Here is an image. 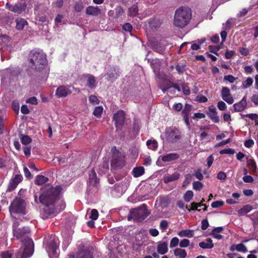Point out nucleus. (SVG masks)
I'll return each instance as SVG.
<instances>
[{"label":"nucleus","instance_id":"nucleus-1","mask_svg":"<svg viewBox=\"0 0 258 258\" xmlns=\"http://www.w3.org/2000/svg\"><path fill=\"white\" fill-rule=\"evenodd\" d=\"M61 187L58 186L50 188L39 196L40 202L45 206L41 213L43 219L54 216L65 208L66 204L61 198Z\"/></svg>","mask_w":258,"mask_h":258},{"label":"nucleus","instance_id":"nucleus-2","mask_svg":"<svg viewBox=\"0 0 258 258\" xmlns=\"http://www.w3.org/2000/svg\"><path fill=\"white\" fill-rule=\"evenodd\" d=\"M30 56L31 67L38 72L46 74L48 69L46 55L42 51L33 50L31 51Z\"/></svg>","mask_w":258,"mask_h":258},{"label":"nucleus","instance_id":"nucleus-3","mask_svg":"<svg viewBox=\"0 0 258 258\" xmlns=\"http://www.w3.org/2000/svg\"><path fill=\"white\" fill-rule=\"evenodd\" d=\"M191 11L188 8L181 7L175 12L173 25L179 28L185 27L190 22Z\"/></svg>","mask_w":258,"mask_h":258},{"label":"nucleus","instance_id":"nucleus-4","mask_svg":"<svg viewBox=\"0 0 258 258\" xmlns=\"http://www.w3.org/2000/svg\"><path fill=\"white\" fill-rule=\"evenodd\" d=\"M162 23L159 18L154 17L144 22V29L148 35H152L160 28Z\"/></svg>","mask_w":258,"mask_h":258},{"label":"nucleus","instance_id":"nucleus-5","mask_svg":"<svg viewBox=\"0 0 258 258\" xmlns=\"http://www.w3.org/2000/svg\"><path fill=\"white\" fill-rule=\"evenodd\" d=\"M46 249L51 257L56 258L57 256L58 240L55 236H51L47 241Z\"/></svg>","mask_w":258,"mask_h":258},{"label":"nucleus","instance_id":"nucleus-6","mask_svg":"<svg viewBox=\"0 0 258 258\" xmlns=\"http://www.w3.org/2000/svg\"><path fill=\"white\" fill-rule=\"evenodd\" d=\"M131 215L128 217V220H130L132 218H134L137 220H143L149 215V213L147 210L146 206L143 205L138 208L132 210L131 211Z\"/></svg>","mask_w":258,"mask_h":258},{"label":"nucleus","instance_id":"nucleus-7","mask_svg":"<svg viewBox=\"0 0 258 258\" xmlns=\"http://www.w3.org/2000/svg\"><path fill=\"white\" fill-rule=\"evenodd\" d=\"M25 208V201L20 198H16L12 202L9 207V211L11 214L13 213L24 214Z\"/></svg>","mask_w":258,"mask_h":258},{"label":"nucleus","instance_id":"nucleus-8","mask_svg":"<svg viewBox=\"0 0 258 258\" xmlns=\"http://www.w3.org/2000/svg\"><path fill=\"white\" fill-rule=\"evenodd\" d=\"M165 136L166 141L169 143H175L180 138V132L174 127L167 128L165 132Z\"/></svg>","mask_w":258,"mask_h":258},{"label":"nucleus","instance_id":"nucleus-9","mask_svg":"<svg viewBox=\"0 0 258 258\" xmlns=\"http://www.w3.org/2000/svg\"><path fill=\"white\" fill-rule=\"evenodd\" d=\"M79 90L70 86H60L55 91V95L58 98L66 97L73 91L79 92Z\"/></svg>","mask_w":258,"mask_h":258},{"label":"nucleus","instance_id":"nucleus-10","mask_svg":"<svg viewBox=\"0 0 258 258\" xmlns=\"http://www.w3.org/2000/svg\"><path fill=\"white\" fill-rule=\"evenodd\" d=\"M24 244L25 247L21 258H28L32 256L33 253L34 243L32 239L26 237L25 239Z\"/></svg>","mask_w":258,"mask_h":258},{"label":"nucleus","instance_id":"nucleus-11","mask_svg":"<svg viewBox=\"0 0 258 258\" xmlns=\"http://www.w3.org/2000/svg\"><path fill=\"white\" fill-rule=\"evenodd\" d=\"M124 159L121 154L117 152L112 156L111 166L113 168H121L124 165Z\"/></svg>","mask_w":258,"mask_h":258},{"label":"nucleus","instance_id":"nucleus-12","mask_svg":"<svg viewBox=\"0 0 258 258\" xmlns=\"http://www.w3.org/2000/svg\"><path fill=\"white\" fill-rule=\"evenodd\" d=\"M124 118L125 113L122 110H119L114 114L113 120L115 121L117 130L121 128L124 123Z\"/></svg>","mask_w":258,"mask_h":258},{"label":"nucleus","instance_id":"nucleus-13","mask_svg":"<svg viewBox=\"0 0 258 258\" xmlns=\"http://www.w3.org/2000/svg\"><path fill=\"white\" fill-rule=\"evenodd\" d=\"M22 178L23 177L21 175H15V176L11 179L7 191H12L14 190L18 184L22 181Z\"/></svg>","mask_w":258,"mask_h":258},{"label":"nucleus","instance_id":"nucleus-14","mask_svg":"<svg viewBox=\"0 0 258 258\" xmlns=\"http://www.w3.org/2000/svg\"><path fill=\"white\" fill-rule=\"evenodd\" d=\"M221 97L223 100L229 104H232L234 100L230 94V90L227 87H223L221 90Z\"/></svg>","mask_w":258,"mask_h":258},{"label":"nucleus","instance_id":"nucleus-15","mask_svg":"<svg viewBox=\"0 0 258 258\" xmlns=\"http://www.w3.org/2000/svg\"><path fill=\"white\" fill-rule=\"evenodd\" d=\"M69 258H93L92 253L88 249H83L77 252L76 254H70Z\"/></svg>","mask_w":258,"mask_h":258},{"label":"nucleus","instance_id":"nucleus-16","mask_svg":"<svg viewBox=\"0 0 258 258\" xmlns=\"http://www.w3.org/2000/svg\"><path fill=\"white\" fill-rule=\"evenodd\" d=\"M207 114L213 122L215 123L219 122V118L217 115L216 108L214 105L209 107V112H208Z\"/></svg>","mask_w":258,"mask_h":258},{"label":"nucleus","instance_id":"nucleus-17","mask_svg":"<svg viewBox=\"0 0 258 258\" xmlns=\"http://www.w3.org/2000/svg\"><path fill=\"white\" fill-rule=\"evenodd\" d=\"M6 7L11 11L14 12L15 13H20L25 10L26 6L24 4L19 5H16L13 6L9 4V3H7Z\"/></svg>","mask_w":258,"mask_h":258},{"label":"nucleus","instance_id":"nucleus-18","mask_svg":"<svg viewBox=\"0 0 258 258\" xmlns=\"http://www.w3.org/2000/svg\"><path fill=\"white\" fill-rule=\"evenodd\" d=\"M168 250V242L167 241H159L157 246V251L160 254H164Z\"/></svg>","mask_w":258,"mask_h":258},{"label":"nucleus","instance_id":"nucleus-19","mask_svg":"<svg viewBox=\"0 0 258 258\" xmlns=\"http://www.w3.org/2000/svg\"><path fill=\"white\" fill-rule=\"evenodd\" d=\"M247 102L246 97L244 96L241 100L238 103H235L233 105L234 110L237 112H240L243 111L246 107Z\"/></svg>","mask_w":258,"mask_h":258},{"label":"nucleus","instance_id":"nucleus-20","mask_svg":"<svg viewBox=\"0 0 258 258\" xmlns=\"http://www.w3.org/2000/svg\"><path fill=\"white\" fill-rule=\"evenodd\" d=\"M131 181V178L127 177L125 178L124 180L120 183H119L116 187L118 190H120L121 192L126 190L127 188L130 185Z\"/></svg>","mask_w":258,"mask_h":258},{"label":"nucleus","instance_id":"nucleus-21","mask_svg":"<svg viewBox=\"0 0 258 258\" xmlns=\"http://www.w3.org/2000/svg\"><path fill=\"white\" fill-rule=\"evenodd\" d=\"M86 12L89 15L97 16L100 14L101 10L98 7L89 6L87 8Z\"/></svg>","mask_w":258,"mask_h":258},{"label":"nucleus","instance_id":"nucleus-22","mask_svg":"<svg viewBox=\"0 0 258 258\" xmlns=\"http://www.w3.org/2000/svg\"><path fill=\"white\" fill-rule=\"evenodd\" d=\"M15 227V226H14ZM14 234L17 238H20L22 237L24 234L28 233L30 231V229L28 227H24L22 229L17 230L15 228L14 229Z\"/></svg>","mask_w":258,"mask_h":258},{"label":"nucleus","instance_id":"nucleus-23","mask_svg":"<svg viewBox=\"0 0 258 258\" xmlns=\"http://www.w3.org/2000/svg\"><path fill=\"white\" fill-rule=\"evenodd\" d=\"M89 183L92 186H95L99 182V180L96 176V174L94 170H92L89 174Z\"/></svg>","mask_w":258,"mask_h":258},{"label":"nucleus","instance_id":"nucleus-24","mask_svg":"<svg viewBox=\"0 0 258 258\" xmlns=\"http://www.w3.org/2000/svg\"><path fill=\"white\" fill-rule=\"evenodd\" d=\"M178 157V155L176 153H169L160 157L161 160L164 162L171 161L177 159Z\"/></svg>","mask_w":258,"mask_h":258},{"label":"nucleus","instance_id":"nucleus-25","mask_svg":"<svg viewBox=\"0 0 258 258\" xmlns=\"http://www.w3.org/2000/svg\"><path fill=\"white\" fill-rule=\"evenodd\" d=\"M179 177V173L178 172H174L171 175H167L164 177L163 180L165 183L173 181L178 179Z\"/></svg>","mask_w":258,"mask_h":258},{"label":"nucleus","instance_id":"nucleus-26","mask_svg":"<svg viewBox=\"0 0 258 258\" xmlns=\"http://www.w3.org/2000/svg\"><path fill=\"white\" fill-rule=\"evenodd\" d=\"M223 230V228L222 227H218L215 228L212 230L211 233V235L217 239H221L223 238V236L220 235L219 233H221Z\"/></svg>","mask_w":258,"mask_h":258},{"label":"nucleus","instance_id":"nucleus-27","mask_svg":"<svg viewBox=\"0 0 258 258\" xmlns=\"http://www.w3.org/2000/svg\"><path fill=\"white\" fill-rule=\"evenodd\" d=\"M138 9L137 5H134L132 7L128 9V15L130 16L134 17L138 15L139 18L140 19H143V18L145 17L146 15L142 16H140V14L138 13Z\"/></svg>","mask_w":258,"mask_h":258},{"label":"nucleus","instance_id":"nucleus-28","mask_svg":"<svg viewBox=\"0 0 258 258\" xmlns=\"http://www.w3.org/2000/svg\"><path fill=\"white\" fill-rule=\"evenodd\" d=\"M199 246L203 249H210L214 247V244L211 238H207L206 241L200 242Z\"/></svg>","mask_w":258,"mask_h":258},{"label":"nucleus","instance_id":"nucleus-29","mask_svg":"<svg viewBox=\"0 0 258 258\" xmlns=\"http://www.w3.org/2000/svg\"><path fill=\"white\" fill-rule=\"evenodd\" d=\"M144 168L142 166L135 167L132 170V174L135 177H138L142 175L144 173Z\"/></svg>","mask_w":258,"mask_h":258},{"label":"nucleus","instance_id":"nucleus-30","mask_svg":"<svg viewBox=\"0 0 258 258\" xmlns=\"http://www.w3.org/2000/svg\"><path fill=\"white\" fill-rule=\"evenodd\" d=\"M252 209L253 208L251 205H246L238 211V214L240 216H243L251 211Z\"/></svg>","mask_w":258,"mask_h":258},{"label":"nucleus","instance_id":"nucleus-31","mask_svg":"<svg viewBox=\"0 0 258 258\" xmlns=\"http://www.w3.org/2000/svg\"><path fill=\"white\" fill-rule=\"evenodd\" d=\"M178 235L180 237H187L188 238H191L194 236V230L189 229L181 230L178 233Z\"/></svg>","mask_w":258,"mask_h":258},{"label":"nucleus","instance_id":"nucleus-32","mask_svg":"<svg viewBox=\"0 0 258 258\" xmlns=\"http://www.w3.org/2000/svg\"><path fill=\"white\" fill-rule=\"evenodd\" d=\"M87 86L90 88H94L96 86V81L95 77L92 75H88L86 76Z\"/></svg>","mask_w":258,"mask_h":258},{"label":"nucleus","instance_id":"nucleus-33","mask_svg":"<svg viewBox=\"0 0 258 258\" xmlns=\"http://www.w3.org/2000/svg\"><path fill=\"white\" fill-rule=\"evenodd\" d=\"M16 28L18 30H22L26 26L27 22L22 18H18L16 20Z\"/></svg>","mask_w":258,"mask_h":258},{"label":"nucleus","instance_id":"nucleus-34","mask_svg":"<svg viewBox=\"0 0 258 258\" xmlns=\"http://www.w3.org/2000/svg\"><path fill=\"white\" fill-rule=\"evenodd\" d=\"M173 252L175 256H179L180 258H185L187 255L186 251L183 249L175 248Z\"/></svg>","mask_w":258,"mask_h":258},{"label":"nucleus","instance_id":"nucleus-35","mask_svg":"<svg viewBox=\"0 0 258 258\" xmlns=\"http://www.w3.org/2000/svg\"><path fill=\"white\" fill-rule=\"evenodd\" d=\"M253 80L251 77H247L246 80L242 83L241 87L242 89H246L249 88L253 84Z\"/></svg>","mask_w":258,"mask_h":258},{"label":"nucleus","instance_id":"nucleus-36","mask_svg":"<svg viewBox=\"0 0 258 258\" xmlns=\"http://www.w3.org/2000/svg\"><path fill=\"white\" fill-rule=\"evenodd\" d=\"M247 165L251 168L252 171L255 172L256 171V164L254 160L251 157L246 158Z\"/></svg>","mask_w":258,"mask_h":258},{"label":"nucleus","instance_id":"nucleus-37","mask_svg":"<svg viewBox=\"0 0 258 258\" xmlns=\"http://www.w3.org/2000/svg\"><path fill=\"white\" fill-rule=\"evenodd\" d=\"M48 180V178L41 175H38L36 176L35 182L36 184L38 185H42L47 182Z\"/></svg>","mask_w":258,"mask_h":258},{"label":"nucleus","instance_id":"nucleus-38","mask_svg":"<svg viewBox=\"0 0 258 258\" xmlns=\"http://www.w3.org/2000/svg\"><path fill=\"white\" fill-rule=\"evenodd\" d=\"M146 145L150 149L156 150L158 148V143L156 140H148Z\"/></svg>","mask_w":258,"mask_h":258},{"label":"nucleus","instance_id":"nucleus-39","mask_svg":"<svg viewBox=\"0 0 258 258\" xmlns=\"http://www.w3.org/2000/svg\"><path fill=\"white\" fill-rule=\"evenodd\" d=\"M194 193L191 190H187L184 195L183 199L186 202H189L193 198Z\"/></svg>","mask_w":258,"mask_h":258},{"label":"nucleus","instance_id":"nucleus-40","mask_svg":"<svg viewBox=\"0 0 258 258\" xmlns=\"http://www.w3.org/2000/svg\"><path fill=\"white\" fill-rule=\"evenodd\" d=\"M103 108L102 106H97L95 107L93 111V114L97 118H99L101 117L102 112H103Z\"/></svg>","mask_w":258,"mask_h":258},{"label":"nucleus","instance_id":"nucleus-41","mask_svg":"<svg viewBox=\"0 0 258 258\" xmlns=\"http://www.w3.org/2000/svg\"><path fill=\"white\" fill-rule=\"evenodd\" d=\"M235 249L238 251L242 252H246L247 251L246 246L242 243L236 245Z\"/></svg>","mask_w":258,"mask_h":258},{"label":"nucleus","instance_id":"nucleus-42","mask_svg":"<svg viewBox=\"0 0 258 258\" xmlns=\"http://www.w3.org/2000/svg\"><path fill=\"white\" fill-rule=\"evenodd\" d=\"M21 141L23 144L27 145L31 142V139L28 136H22Z\"/></svg>","mask_w":258,"mask_h":258},{"label":"nucleus","instance_id":"nucleus-43","mask_svg":"<svg viewBox=\"0 0 258 258\" xmlns=\"http://www.w3.org/2000/svg\"><path fill=\"white\" fill-rule=\"evenodd\" d=\"M235 153L234 149L228 148L222 150L220 151V154H229L233 155Z\"/></svg>","mask_w":258,"mask_h":258},{"label":"nucleus","instance_id":"nucleus-44","mask_svg":"<svg viewBox=\"0 0 258 258\" xmlns=\"http://www.w3.org/2000/svg\"><path fill=\"white\" fill-rule=\"evenodd\" d=\"M89 101L91 103L94 105L98 104H99V102L98 98L96 96L93 95H92L89 96Z\"/></svg>","mask_w":258,"mask_h":258},{"label":"nucleus","instance_id":"nucleus-45","mask_svg":"<svg viewBox=\"0 0 258 258\" xmlns=\"http://www.w3.org/2000/svg\"><path fill=\"white\" fill-rule=\"evenodd\" d=\"M191 110V106L188 104H186L184 108L182 111L183 116H188L189 113Z\"/></svg>","mask_w":258,"mask_h":258},{"label":"nucleus","instance_id":"nucleus-46","mask_svg":"<svg viewBox=\"0 0 258 258\" xmlns=\"http://www.w3.org/2000/svg\"><path fill=\"white\" fill-rule=\"evenodd\" d=\"M203 187V184L200 181H195L193 183V188L196 190H200Z\"/></svg>","mask_w":258,"mask_h":258},{"label":"nucleus","instance_id":"nucleus-47","mask_svg":"<svg viewBox=\"0 0 258 258\" xmlns=\"http://www.w3.org/2000/svg\"><path fill=\"white\" fill-rule=\"evenodd\" d=\"M179 243V239L177 237H175L171 239L170 242V247L173 248L176 246Z\"/></svg>","mask_w":258,"mask_h":258},{"label":"nucleus","instance_id":"nucleus-48","mask_svg":"<svg viewBox=\"0 0 258 258\" xmlns=\"http://www.w3.org/2000/svg\"><path fill=\"white\" fill-rule=\"evenodd\" d=\"M246 116L249 117L251 119L254 120L255 124H258V115L255 113L247 114Z\"/></svg>","mask_w":258,"mask_h":258},{"label":"nucleus","instance_id":"nucleus-49","mask_svg":"<svg viewBox=\"0 0 258 258\" xmlns=\"http://www.w3.org/2000/svg\"><path fill=\"white\" fill-rule=\"evenodd\" d=\"M238 51L240 54L243 56H247L249 53L248 49L245 47H239Z\"/></svg>","mask_w":258,"mask_h":258},{"label":"nucleus","instance_id":"nucleus-50","mask_svg":"<svg viewBox=\"0 0 258 258\" xmlns=\"http://www.w3.org/2000/svg\"><path fill=\"white\" fill-rule=\"evenodd\" d=\"M98 217V212L97 210L93 209L91 212V215L90 218L93 220H96Z\"/></svg>","mask_w":258,"mask_h":258},{"label":"nucleus","instance_id":"nucleus-51","mask_svg":"<svg viewBox=\"0 0 258 258\" xmlns=\"http://www.w3.org/2000/svg\"><path fill=\"white\" fill-rule=\"evenodd\" d=\"M217 107L221 111H224L227 108L226 104L222 101H220L218 102Z\"/></svg>","mask_w":258,"mask_h":258},{"label":"nucleus","instance_id":"nucleus-52","mask_svg":"<svg viewBox=\"0 0 258 258\" xmlns=\"http://www.w3.org/2000/svg\"><path fill=\"white\" fill-rule=\"evenodd\" d=\"M189 244V240L187 239H183L180 241L179 246L180 247H187Z\"/></svg>","mask_w":258,"mask_h":258},{"label":"nucleus","instance_id":"nucleus-53","mask_svg":"<svg viewBox=\"0 0 258 258\" xmlns=\"http://www.w3.org/2000/svg\"><path fill=\"white\" fill-rule=\"evenodd\" d=\"M224 205V202L222 201H217L212 203L211 206L213 208H217Z\"/></svg>","mask_w":258,"mask_h":258},{"label":"nucleus","instance_id":"nucleus-54","mask_svg":"<svg viewBox=\"0 0 258 258\" xmlns=\"http://www.w3.org/2000/svg\"><path fill=\"white\" fill-rule=\"evenodd\" d=\"M109 168L108 162L104 163L102 167V168H99V172L100 173L103 174Z\"/></svg>","mask_w":258,"mask_h":258},{"label":"nucleus","instance_id":"nucleus-55","mask_svg":"<svg viewBox=\"0 0 258 258\" xmlns=\"http://www.w3.org/2000/svg\"><path fill=\"white\" fill-rule=\"evenodd\" d=\"M224 80L225 81H227L231 83H232L236 80V78L232 75H228L224 76Z\"/></svg>","mask_w":258,"mask_h":258},{"label":"nucleus","instance_id":"nucleus-56","mask_svg":"<svg viewBox=\"0 0 258 258\" xmlns=\"http://www.w3.org/2000/svg\"><path fill=\"white\" fill-rule=\"evenodd\" d=\"M84 9V5L82 3H78L75 6V10L77 12H80Z\"/></svg>","mask_w":258,"mask_h":258},{"label":"nucleus","instance_id":"nucleus-57","mask_svg":"<svg viewBox=\"0 0 258 258\" xmlns=\"http://www.w3.org/2000/svg\"><path fill=\"white\" fill-rule=\"evenodd\" d=\"M152 47L155 51H157L160 53L163 52L164 49L162 47H158V45L157 43H154Z\"/></svg>","mask_w":258,"mask_h":258},{"label":"nucleus","instance_id":"nucleus-58","mask_svg":"<svg viewBox=\"0 0 258 258\" xmlns=\"http://www.w3.org/2000/svg\"><path fill=\"white\" fill-rule=\"evenodd\" d=\"M168 225V223L167 220H162L160 223V227L162 230H166Z\"/></svg>","mask_w":258,"mask_h":258},{"label":"nucleus","instance_id":"nucleus-59","mask_svg":"<svg viewBox=\"0 0 258 258\" xmlns=\"http://www.w3.org/2000/svg\"><path fill=\"white\" fill-rule=\"evenodd\" d=\"M132 26L129 23H126L122 26V29L123 30L127 32H131L132 30Z\"/></svg>","mask_w":258,"mask_h":258},{"label":"nucleus","instance_id":"nucleus-60","mask_svg":"<svg viewBox=\"0 0 258 258\" xmlns=\"http://www.w3.org/2000/svg\"><path fill=\"white\" fill-rule=\"evenodd\" d=\"M182 87L183 93L186 95H189L190 92L189 87L185 84H183Z\"/></svg>","mask_w":258,"mask_h":258},{"label":"nucleus","instance_id":"nucleus-61","mask_svg":"<svg viewBox=\"0 0 258 258\" xmlns=\"http://www.w3.org/2000/svg\"><path fill=\"white\" fill-rule=\"evenodd\" d=\"M244 146L246 148H250L254 145V141L252 139H248L245 141Z\"/></svg>","mask_w":258,"mask_h":258},{"label":"nucleus","instance_id":"nucleus-62","mask_svg":"<svg viewBox=\"0 0 258 258\" xmlns=\"http://www.w3.org/2000/svg\"><path fill=\"white\" fill-rule=\"evenodd\" d=\"M195 175L196 177V178L200 180H201L203 179V175L202 173L201 169H199L197 171H196L195 173Z\"/></svg>","mask_w":258,"mask_h":258},{"label":"nucleus","instance_id":"nucleus-63","mask_svg":"<svg viewBox=\"0 0 258 258\" xmlns=\"http://www.w3.org/2000/svg\"><path fill=\"white\" fill-rule=\"evenodd\" d=\"M182 107L183 105L181 103H176L173 106V109L176 111H180L181 110Z\"/></svg>","mask_w":258,"mask_h":258},{"label":"nucleus","instance_id":"nucleus-64","mask_svg":"<svg viewBox=\"0 0 258 258\" xmlns=\"http://www.w3.org/2000/svg\"><path fill=\"white\" fill-rule=\"evenodd\" d=\"M12 254L9 251L3 252L0 254V258H11Z\"/></svg>","mask_w":258,"mask_h":258}]
</instances>
